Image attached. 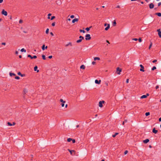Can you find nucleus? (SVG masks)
I'll list each match as a JSON object with an SVG mask.
<instances>
[{
	"label": "nucleus",
	"mask_w": 161,
	"mask_h": 161,
	"mask_svg": "<svg viewBox=\"0 0 161 161\" xmlns=\"http://www.w3.org/2000/svg\"><path fill=\"white\" fill-rule=\"evenodd\" d=\"M86 38L85 39L86 40H90L91 39V37L90 36V35L89 34H87L86 35Z\"/></svg>",
	"instance_id": "1"
},
{
	"label": "nucleus",
	"mask_w": 161,
	"mask_h": 161,
	"mask_svg": "<svg viewBox=\"0 0 161 161\" xmlns=\"http://www.w3.org/2000/svg\"><path fill=\"white\" fill-rule=\"evenodd\" d=\"M104 103H105V102L104 101H100L99 103V107H100V108H102L103 106L102 104Z\"/></svg>",
	"instance_id": "2"
},
{
	"label": "nucleus",
	"mask_w": 161,
	"mask_h": 161,
	"mask_svg": "<svg viewBox=\"0 0 161 161\" xmlns=\"http://www.w3.org/2000/svg\"><path fill=\"white\" fill-rule=\"evenodd\" d=\"M122 70L121 69L119 68V67H118L117 68V73L119 75L120 74V73L121 71Z\"/></svg>",
	"instance_id": "3"
},
{
	"label": "nucleus",
	"mask_w": 161,
	"mask_h": 161,
	"mask_svg": "<svg viewBox=\"0 0 161 161\" xmlns=\"http://www.w3.org/2000/svg\"><path fill=\"white\" fill-rule=\"evenodd\" d=\"M2 14H4L5 16L7 15V13L6 11H5L4 9H3L2 11Z\"/></svg>",
	"instance_id": "4"
},
{
	"label": "nucleus",
	"mask_w": 161,
	"mask_h": 161,
	"mask_svg": "<svg viewBox=\"0 0 161 161\" xmlns=\"http://www.w3.org/2000/svg\"><path fill=\"white\" fill-rule=\"evenodd\" d=\"M140 67H141V69H140V71L142 72H144V67L142 65L140 64Z\"/></svg>",
	"instance_id": "5"
},
{
	"label": "nucleus",
	"mask_w": 161,
	"mask_h": 161,
	"mask_svg": "<svg viewBox=\"0 0 161 161\" xmlns=\"http://www.w3.org/2000/svg\"><path fill=\"white\" fill-rule=\"evenodd\" d=\"M149 94L148 93H147L146 95H143L141 97V98H146L148 96Z\"/></svg>",
	"instance_id": "6"
},
{
	"label": "nucleus",
	"mask_w": 161,
	"mask_h": 161,
	"mask_svg": "<svg viewBox=\"0 0 161 161\" xmlns=\"http://www.w3.org/2000/svg\"><path fill=\"white\" fill-rule=\"evenodd\" d=\"M157 31L158 32V35L159 37L161 38V31L160 29H158L157 30Z\"/></svg>",
	"instance_id": "7"
},
{
	"label": "nucleus",
	"mask_w": 161,
	"mask_h": 161,
	"mask_svg": "<svg viewBox=\"0 0 161 161\" xmlns=\"http://www.w3.org/2000/svg\"><path fill=\"white\" fill-rule=\"evenodd\" d=\"M154 7V5L153 3H151L149 4V8L150 9H152Z\"/></svg>",
	"instance_id": "8"
},
{
	"label": "nucleus",
	"mask_w": 161,
	"mask_h": 161,
	"mask_svg": "<svg viewBox=\"0 0 161 161\" xmlns=\"http://www.w3.org/2000/svg\"><path fill=\"white\" fill-rule=\"evenodd\" d=\"M69 46H70V47L72 46V43H71L70 42H69L67 44H66L65 45V47H68Z\"/></svg>",
	"instance_id": "9"
},
{
	"label": "nucleus",
	"mask_w": 161,
	"mask_h": 161,
	"mask_svg": "<svg viewBox=\"0 0 161 161\" xmlns=\"http://www.w3.org/2000/svg\"><path fill=\"white\" fill-rule=\"evenodd\" d=\"M95 83H96V84H99L100 83H101V80H95Z\"/></svg>",
	"instance_id": "10"
},
{
	"label": "nucleus",
	"mask_w": 161,
	"mask_h": 161,
	"mask_svg": "<svg viewBox=\"0 0 161 161\" xmlns=\"http://www.w3.org/2000/svg\"><path fill=\"white\" fill-rule=\"evenodd\" d=\"M152 131L153 133L155 134H156L157 133L158 131L157 130H156L155 128H153Z\"/></svg>",
	"instance_id": "11"
},
{
	"label": "nucleus",
	"mask_w": 161,
	"mask_h": 161,
	"mask_svg": "<svg viewBox=\"0 0 161 161\" xmlns=\"http://www.w3.org/2000/svg\"><path fill=\"white\" fill-rule=\"evenodd\" d=\"M79 19L77 18H75L73 19L72 21V23H74L75 22H77L78 21Z\"/></svg>",
	"instance_id": "12"
},
{
	"label": "nucleus",
	"mask_w": 161,
	"mask_h": 161,
	"mask_svg": "<svg viewBox=\"0 0 161 161\" xmlns=\"http://www.w3.org/2000/svg\"><path fill=\"white\" fill-rule=\"evenodd\" d=\"M149 141V140L148 139H147L145 140H143V142L145 143H147V142H148Z\"/></svg>",
	"instance_id": "13"
},
{
	"label": "nucleus",
	"mask_w": 161,
	"mask_h": 161,
	"mask_svg": "<svg viewBox=\"0 0 161 161\" xmlns=\"http://www.w3.org/2000/svg\"><path fill=\"white\" fill-rule=\"evenodd\" d=\"M107 25V26L106 27L105 29V31H107L110 28L109 24H108Z\"/></svg>",
	"instance_id": "14"
},
{
	"label": "nucleus",
	"mask_w": 161,
	"mask_h": 161,
	"mask_svg": "<svg viewBox=\"0 0 161 161\" xmlns=\"http://www.w3.org/2000/svg\"><path fill=\"white\" fill-rule=\"evenodd\" d=\"M70 152V154L72 155V153L73 152H74V153H75V152L74 150H70V149H68V150Z\"/></svg>",
	"instance_id": "15"
},
{
	"label": "nucleus",
	"mask_w": 161,
	"mask_h": 161,
	"mask_svg": "<svg viewBox=\"0 0 161 161\" xmlns=\"http://www.w3.org/2000/svg\"><path fill=\"white\" fill-rule=\"evenodd\" d=\"M37 66H36L34 67V70L35 71H37V72H39V70H37Z\"/></svg>",
	"instance_id": "16"
},
{
	"label": "nucleus",
	"mask_w": 161,
	"mask_h": 161,
	"mask_svg": "<svg viewBox=\"0 0 161 161\" xmlns=\"http://www.w3.org/2000/svg\"><path fill=\"white\" fill-rule=\"evenodd\" d=\"M155 14L157 15L159 17L161 16V13H157Z\"/></svg>",
	"instance_id": "17"
},
{
	"label": "nucleus",
	"mask_w": 161,
	"mask_h": 161,
	"mask_svg": "<svg viewBox=\"0 0 161 161\" xmlns=\"http://www.w3.org/2000/svg\"><path fill=\"white\" fill-rule=\"evenodd\" d=\"M85 68V66L84 65H82L80 66V68L84 69Z\"/></svg>",
	"instance_id": "18"
},
{
	"label": "nucleus",
	"mask_w": 161,
	"mask_h": 161,
	"mask_svg": "<svg viewBox=\"0 0 161 161\" xmlns=\"http://www.w3.org/2000/svg\"><path fill=\"white\" fill-rule=\"evenodd\" d=\"M94 59L95 61H96V60H100V58H99V57H95L94 58Z\"/></svg>",
	"instance_id": "19"
},
{
	"label": "nucleus",
	"mask_w": 161,
	"mask_h": 161,
	"mask_svg": "<svg viewBox=\"0 0 161 161\" xmlns=\"http://www.w3.org/2000/svg\"><path fill=\"white\" fill-rule=\"evenodd\" d=\"M9 75L11 76H12L13 75L15 76L16 75L15 74L12 73H10Z\"/></svg>",
	"instance_id": "20"
},
{
	"label": "nucleus",
	"mask_w": 161,
	"mask_h": 161,
	"mask_svg": "<svg viewBox=\"0 0 161 161\" xmlns=\"http://www.w3.org/2000/svg\"><path fill=\"white\" fill-rule=\"evenodd\" d=\"M82 39H80L79 40H78L76 41V42L77 43H80L82 41Z\"/></svg>",
	"instance_id": "21"
},
{
	"label": "nucleus",
	"mask_w": 161,
	"mask_h": 161,
	"mask_svg": "<svg viewBox=\"0 0 161 161\" xmlns=\"http://www.w3.org/2000/svg\"><path fill=\"white\" fill-rule=\"evenodd\" d=\"M20 51L21 52H26V50L24 48L21 49L20 50Z\"/></svg>",
	"instance_id": "22"
},
{
	"label": "nucleus",
	"mask_w": 161,
	"mask_h": 161,
	"mask_svg": "<svg viewBox=\"0 0 161 161\" xmlns=\"http://www.w3.org/2000/svg\"><path fill=\"white\" fill-rule=\"evenodd\" d=\"M42 59H43V60H45L46 58V57H45V56L44 55H42Z\"/></svg>",
	"instance_id": "23"
},
{
	"label": "nucleus",
	"mask_w": 161,
	"mask_h": 161,
	"mask_svg": "<svg viewBox=\"0 0 161 161\" xmlns=\"http://www.w3.org/2000/svg\"><path fill=\"white\" fill-rule=\"evenodd\" d=\"M119 134L118 133H116L114 135H112V136L113 137H114L116 136Z\"/></svg>",
	"instance_id": "24"
},
{
	"label": "nucleus",
	"mask_w": 161,
	"mask_h": 161,
	"mask_svg": "<svg viewBox=\"0 0 161 161\" xmlns=\"http://www.w3.org/2000/svg\"><path fill=\"white\" fill-rule=\"evenodd\" d=\"M92 27V26H91L89 27H87L86 28V30L87 31H89L90 28Z\"/></svg>",
	"instance_id": "25"
},
{
	"label": "nucleus",
	"mask_w": 161,
	"mask_h": 161,
	"mask_svg": "<svg viewBox=\"0 0 161 161\" xmlns=\"http://www.w3.org/2000/svg\"><path fill=\"white\" fill-rule=\"evenodd\" d=\"M150 113L148 112H147L145 113V115L146 116H147L148 115H150Z\"/></svg>",
	"instance_id": "26"
},
{
	"label": "nucleus",
	"mask_w": 161,
	"mask_h": 161,
	"mask_svg": "<svg viewBox=\"0 0 161 161\" xmlns=\"http://www.w3.org/2000/svg\"><path fill=\"white\" fill-rule=\"evenodd\" d=\"M52 14H48V17H47V19H49L50 18V16H51V15Z\"/></svg>",
	"instance_id": "27"
},
{
	"label": "nucleus",
	"mask_w": 161,
	"mask_h": 161,
	"mask_svg": "<svg viewBox=\"0 0 161 161\" xmlns=\"http://www.w3.org/2000/svg\"><path fill=\"white\" fill-rule=\"evenodd\" d=\"M116 21L115 20H114V22H113V25L114 26H115L116 25Z\"/></svg>",
	"instance_id": "28"
},
{
	"label": "nucleus",
	"mask_w": 161,
	"mask_h": 161,
	"mask_svg": "<svg viewBox=\"0 0 161 161\" xmlns=\"http://www.w3.org/2000/svg\"><path fill=\"white\" fill-rule=\"evenodd\" d=\"M60 101L61 102H62V103H65V101H64L63 100V99H60Z\"/></svg>",
	"instance_id": "29"
},
{
	"label": "nucleus",
	"mask_w": 161,
	"mask_h": 161,
	"mask_svg": "<svg viewBox=\"0 0 161 161\" xmlns=\"http://www.w3.org/2000/svg\"><path fill=\"white\" fill-rule=\"evenodd\" d=\"M71 140H72V139L70 138H69L67 139V141L68 142H70Z\"/></svg>",
	"instance_id": "30"
},
{
	"label": "nucleus",
	"mask_w": 161,
	"mask_h": 161,
	"mask_svg": "<svg viewBox=\"0 0 161 161\" xmlns=\"http://www.w3.org/2000/svg\"><path fill=\"white\" fill-rule=\"evenodd\" d=\"M80 32H82L83 33H85V31L84 30H80Z\"/></svg>",
	"instance_id": "31"
},
{
	"label": "nucleus",
	"mask_w": 161,
	"mask_h": 161,
	"mask_svg": "<svg viewBox=\"0 0 161 161\" xmlns=\"http://www.w3.org/2000/svg\"><path fill=\"white\" fill-rule=\"evenodd\" d=\"M27 92V90L26 89H24V92L25 94H26Z\"/></svg>",
	"instance_id": "32"
},
{
	"label": "nucleus",
	"mask_w": 161,
	"mask_h": 161,
	"mask_svg": "<svg viewBox=\"0 0 161 161\" xmlns=\"http://www.w3.org/2000/svg\"><path fill=\"white\" fill-rule=\"evenodd\" d=\"M156 69V68L155 66H153L152 68V70H153L155 69Z\"/></svg>",
	"instance_id": "33"
},
{
	"label": "nucleus",
	"mask_w": 161,
	"mask_h": 161,
	"mask_svg": "<svg viewBox=\"0 0 161 161\" xmlns=\"http://www.w3.org/2000/svg\"><path fill=\"white\" fill-rule=\"evenodd\" d=\"M27 56L28 57L30 58L31 59H33L32 57L31 56L30 54L28 55Z\"/></svg>",
	"instance_id": "34"
},
{
	"label": "nucleus",
	"mask_w": 161,
	"mask_h": 161,
	"mask_svg": "<svg viewBox=\"0 0 161 161\" xmlns=\"http://www.w3.org/2000/svg\"><path fill=\"white\" fill-rule=\"evenodd\" d=\"M45 45H43V46H42V49L43 50H44L45 49Z\"/></svg>",
	"instance_id": "35"
},
{
	"label": "nucleus",
	"mask_w": 161,
	"mask_h": 161,
	"mask_svg": "<svg viewBox=\"0 0 161 161\" xmlns=\"http://www.w3.org/2000/svg\"><path fill=\"white\" fill-rule=\"evenodd\" d=\"M55 16H52L51 17V20H52L53 19H55Z\"/></svg>",
	"instance_id": "36"
},
{
	"label": "nucleus",
	"mask_w": 161,
	"mask_h": 161,
	"mask_svg": "<svg viewBox=\"0 0 161 161\" xmlns=\"http://www.w3.org/2000/svg\"><path fill=\"white\" fill-rule=\"evenodd\" d=\"M152 42H151L150 44L149 45V49H150V48H151V47L152 46Z\"/></svg>",
	"instance_id": "37"
},
{
	"label": "nucleus",
	"mask_w": 161,
	"mask_h": 161,
	"mask_svg": "<svg viewBox=\"0 0 161 161\" xmlns=\"http://www.w3.org/2000/svg\"><path fill=\"white\" fill-rule=\"evenodd\" d=\"M79 38H80V39H82V40L84 39V37L83 36H79Z\"/></svg>",
	"instance_id": "38"
},
{
	"label": "nucleus",
	"mask_w": 161,
	"mask_h": 161,
	"mask_svg": "<svg viewBox=\"0 0 161 161\" xmlns=\"http://www.w3.org/2000/svg\"><path fill=\"white\" fill-rule=\"evenodd\" d=\"M48 32H49V29L48 28H47V30H46V33L47 34H48Z\"/></svg>",
	"instance_id": "39"
},
{
	"label": "nucleus",
	"mask_w": 161,
	"mask_h": 161,
	"mask_svg": "<svg viewBox=\"0 0 161 161\" xmlns=\"http://www.w3.org/2000/svg\"><path fill=\"white\" fill-rule=\"evenodd\" d=\"M15 78L16 79L19 80L20 79V78L19 76H17L15 77Z\"/></svg>",
	"instance_id": "40"
},
{
	"label": "nucleus",
	"mask_w": 161,
	"mask_h": 161,
	"mask_svg": "<svg viewBox=\"0 0 161 161\" xmlns=\"http://www.w3.org/2000/svg\"><path fill=\"white\" fill-rule=\"evenodd\" d=\"M8 124L9 126H12V125L9 122H8Z\"/></svg>",
	"instance_id": "41"
},
{
	"label": "nucleus",
	"mask_w": 161,
	"mask_h": 161,
	"mask_svg": "<svg viewBox=\"0 0 161 161\" xmlns=\"http://www.w3.org/2000/svg\"><path fill=\"white\" fill-rule=\"evenodd\" d=\"M128 153V151L127 150H126L124 152V154L125 155H126Z\"/></svg>",
	"instance_id": "42"
},
{
	"label": "nucleus",
	"mask_w": 161,
	"mask_h": 161,
	"mask_svg": "<svg viewBox=\"0 0 161 161\" xmlns=\"http://www.w3.org/2000/svg\"><path fill=\"white\" fill-rule=\"evenodd\" d=\"M55 22H54L52 23V25L53 26H54L55 25Z\"/></svg>",
	"instance_id": "43"
},
{
	"label": "nucleus",
	"mask_w": 161,
	"mask_h": 161,
	"mask_svg": "<svg viewBox=\"0 0 161 161\" xmlns=\"http://www.w3.org/2000/svg\"><path fill=\"white\" fill-rule=\"evenodd\" d=\"M138 40L139 42H141L142 41V39L141 38H140Z\"/></svg>",
	"instance_id": "44"
},
{
	"label": "nucleus",
	"mask_w": 161,
	"mask_h": 161,
	"mask_svg": "<svg viewBox=\"0 0 161 161\" xmlns=\"http://www.w3.org/2000/svg\"><path fill=\"white\" fill-rule=\"evenodd\" d=\"M157 61V60L156 59H155L152 61V62L153 63H155Z\"/></svg>",
	"instance_id": "45"
},
{
	"label": "nucleus",
	"mask_w": 161,
	"mask_h": 161,
	"mask_svg": "<svg viewBox=\"0 0 161 161\" xmlns=\"http://www.w3.org/2000/svg\"><path fill=\"white\" fill-rule=\"evenodd\" d=\"M19 23H22L23 22V20L22 19H20L19 20Z\"/></svg>",
	"instance_id": "46"
},
{
	"label": "nucleus",
	"mask_w": 161,
	"mask_h": 161,
	"mask_svg": "<svg viewBox=\"0 0 161 161\" xmlns=\"http://www.w3.org/2000/svg\"><path fill=\"white\" fill-rule=\"evenodd\" d=\"M33 58H37V56L36 55L33 56V57H32Z\"/></svg>",
	"instance_id": "47"
},
{
	"label": "nucleus",
	"mask_w": 161,
	"mask_h": 161,
	"mask_svg": "<svg viewBox=\"0 0 161 161\" xmlns=\"http://www.w3.org/2000/svg\"><path fill=\"white\" fill-rule=\"evenodd\" d=\"M64 103H61V105L62 107H64Z\"/></svg>",
	"instance_id": "48"
},
{
	"label": "nucleus",
	"mask_w": 161,
	"mask_h": 161,
	"mask_svg": "<svg viewBox=\"0 0 161 161\" xmlns=\"http://www.w3.org/2000/svg\"><path fill=\"white\" fill-rule=\"evenodd\" d=\"M71 141H72V142L73 143H75V140L74 139H72V140H71Z\"/></svg>",
	"instance_id": "49"
},
{
	"label": "nucleus",
	"mask_w": 161,
	"mask_h": 161,
	"mask_svg": "<svg viewBox=\"0 0 161 161\" xmlns=\"http://www.w3.org/2000/svg\"><path fill=\"white\" fill-rule=\"evenodd\" d=\"M18 75H19L21 76V75H22V74H21V73L20 72H19L18 73Z\"/></svg>",
	"instance_id": "50"
},
{
	"label": "nucleus",
	"mask_w": 161,
	"mask_h": 161,
	"mask_svg": "<svg viewBox=\"0 0 161 161\" xmlns=\"http://www.w3.org/2000/svg\"><path fill=\"white\" fill-rule=\"evenodd\" d=\"M74 15H71L70 17L71 18H74Z\"/></svg>",
	"instance_id": "51"
},
{
	"label": "nucleus",
	"mask_w": 161,
	"mask_h": 161,
	"mask_svg": "<svg viewBox=\"0 0 161 161\" xmlns=\"http://www.w3.org/2000/svg\"><path fill=\"white\" fill-rule=\"evenodd\" d=\"M129 80L128 79H126V83H128Z\"/></svg>",
	"instance_id": "52"
},
{
	"label": "nucleus",
	"mask_w": 161,
	"mask_h": 161,
	"mask_svg": "<svg viewBox=\"0 0 161 161\" xmlns=\"http://www.w3.org/2000/svg\"><path fill=\"white\" fill-rule=\"evenodd\" d=\"M48 58L50 59H51V58H52L53 57V56H52V55H51V56H48Z\"/></svg>",
	"instance_id": "53"
},
{
	"label": "nucleus",
	"mask_w": 161,
	"mask_h": 161,
	"mask_svg": "<svg viewBox=\"0 0 161 161\" xmlns=\"http://www.w3.org/2000/svg\"><path fill=\"white\" fill-rule=\"evenodd\" d=\"M132 40L136 41L138 40V39L137 38H133L132 39Z\"/></svg>",
	"instance_id": "54"
},
{
	"label": "nucleus",
	"mask_w": 161,
	"mask_h": 161,
	"mask_svg": "<svg viewBox=\"0 0 161 161\" xmlns=\"http://www.w3.org/2000/svg\"><path fill=\"white\" fill-rule=\"evenodd\" d=\"M161 5V3L159 2L158 3V6H159Z\"/></svg>",
	"instance_id": "55"
},
{
	"label": "nucleus",
	"mask_w": 161,
	"mask_h": 161,
	"mask_svg": "<svg viewBox=\"0 0 161 161\" xmlns=\"http://www.w3.org/2000/svg\"><path fill=\"white\" fill-rule=\"evenodd\" d=\"M2 45H6V43L5 42H2Z\"/></svg>",
	"instance_id": "56"
},
{
	"label": "nucleus",
	"mask_w": 161,
	"mask_h": 161,
	"mask_svg": "<svg viewBox=\"0 0 161 161\" xmlns=\"http://www.w3.org/2000/svg\"><path fill=\"white\" fill-rule=\"evenodd\" d=\"M158 87H159L158 86V85L156 86V87H155L156 89H157L158 88Z\"/></svg>",
	"instance_id": "57"
},
{
	"label": "nucleus",
	"mask_w": 161,
	"mask_h": 161,
	"mask_svg": "<svg viewBox=\"0 0 161 161\" xmlns=\"http://www.w3.org/2000/svg\"><path fill=\"white\" fill-rule=\"evenodd\" d=\"M15 53L16 54H18V52L17 51H15Z\"/></svg>",
	"instance_id": "58"
},
{
	"label": "nucleus",
	"mask_w": 161,
	"mask_h": 161,
	"mask_svg": "<svg viewBox=\"0 0 161 161\" xmlns=\"http://www.w3.org/2000/svg\"><path fill=\"white\" fill-rule=\"evenodd\" d=\"M25 76V75L24 74H22L21 75V77H24V76Z\"/></svg>",
	"instance_id": "59"
},
{
	"label": "nucleus",
	"mask_w": 161,
	"mask_h": 161,
	"mask_svg": "<svg viewBox=\"0 0 161 161\" xmlns=\"http://www.w3.org/2000/svg\"><path fill=\"white\" fill-rule=\"evenodd\" d=\"M95 63H96V62H94V61H93V62H92V64H93V65H94V64H95Z\"/></svg>",
	"instance_id": "60"
},
{
	"label": "nucleus",
	"mask_w": 161,
	"mask_h": 161,
	"mask_svg": "<svg viewBox=\"0 0 161 161\" xmlns=\"http://www.w3.org/2000/svg\"><path fill=\"white\" fill-rule=\"evenodd\" d=\"M158 120L160 122L161 121V117Z\"/></svg>",
	"instance_id": "61"
},
{
	"label": "nucleus",
	"mask_w": 161,
	"mask_h": 161,
	"mask_svg": "<svg viewBox=\"0 0 161 161\" xmlns=\"http://www.w3.org/2000/svg\"><path fill=\"white\" fill-rule=\"evenodd\" d=\"M3 1V0H0V3H2Z\"/></svg>",
	"instance_id": "62"
},
{
	"label": "nucleus",
	"mask_w": 161,
	"mask_h": 161,
	"mask_svg": "<svg viewBox=\"0 0 161 161\" xmlns=\"http://www.w3.org/2000/svg\"><path fill=\"white\" fill-rule=\"evenodd\" d=\"M50 34L51 35H52V36H53V33L52 32H51L50 33Z\"/></svg>",
	"instance_id": "63"
},
{
	"label": "nucleus",
	"mask_w": 161,
	"mask_h": 161,
	"mask_svg": "<svg viewBox=\"0 0 161 161\" xmlns=\"http://www.w3.org/2000/svg\"><path fill=\"white\" fill-rule=\"evenodd\" d=\"M125 122H127V119H125L124 121Z\"/></svg>",
	"instance_id": "64"
}]
</instances>
